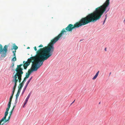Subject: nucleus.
<instances>
[{"label": "nucleus", "instance_id": "nucleus-1", "mask_svg": "<svg viewBox=\"0 0 125 125\" xmlns=\"http://www.w3.org/2000/svg\"><path fill=\"white\" fill-rule=\"evenodd\" d=\"M65 29H62L61 33L57 36L51 40L50 42L48 44L47 46H45L43 48L40 49L37 51V55L33 57H31L29 58L27 62L25 63V61L23 62L24 68L26 69L27 67L30 64L32 60L34 62V63L36 64L37 67H39V64L41 65V62H43L45 60H47L53 54L54 51V48L53 45L62 36L65 32H67Z\"/></svg>", "mask_w": 125, "mask_h": 125}, {"label": "nucleus", "instance_id": "nucleus-2", "mask_svg": "<svg viewBox=\"0 0 125 125\" xmlns=\"http://www.w3.org/2000/svg\"><path fill=\"white\" fill-rule=\"evenodd\" d=\"M110 0H106L103 4L96 8L93 13L89 14L86 17L82 18L78 22H76L73 25L69 24L65 29L66 31H72L75 28H78L84 25L91 22H94L99 20L106 10L110 4Z\"/></svg>", "mask_w": 125, "mask_h": 125}, {"label": "nucleus", "instance_id": "nucleus-3", "mask_svg": "<svg viewBox=\"0 0 125 125\" xmlns=\"http://www.w3.org/2000/svg\"><path fill=\"white\" fill-rule=\"evenodd\" d=\"M23 65L22 64H20V65H18L17 67L15 69V71L17 73L13 76V79L12 80V82L14 83V87L13 88V91H12V94L10 96V98L9 101L8 105V107L7 108L6 111L5 112V117L8 114V112L10 107L11 102L12 99L14 95L15 89L17 86V83L18 82V80L19 83L21 82V80L22 75L23 73V68L21 67Z\"/></svg>", "mask_w": 125, "mask_h": 125}, {"label": "nucleus", "instance_id": "nucleus-4", "mask_svg": "<svg viewBox=\"0 0 125 125\" xmlns=\"http://www.w3.org/2000/svg\"><path fill=\"white\" fill-rule=\"evenodd\" d=\"M42 64L43 62H41V65L39 64L38 67H37L36 63H34L32 64L31 69L29 70L28 73H26V76L25 78L27 79L28 78L31 72L33 71H36L39 68Z\"/></svg>", "mask_w": 125, "mask_h": 125}, {"label": "nucleus", "instance_id": "nucleus-5", "mask_svg": "<svg viewBox=\"0 0 125 125\" xmlns=\"http://www.w3.org/2000/svg\"><path fill=\"white\" fill-rule=\"evenodd\" d=\"M8 46L7 45H5L3 49L2 48V45L0 44V54L1 53H3L2 55V57H5L6 55V53L7 51Z\"/></svg>", "mask_w": 125, "mask_h": 125}, {"label": "nucleus", "instance_id": "nucleus-6", "mask_svg": "<svg viewBox=\"0 0 125 125\" xmlns=\"http://www.w3.org/2000/svg\"><path fill=\"white\" fill-rule=\"evenodd\" d=\"M5 115L4 116V117L2 118L0 120V125H3V124H4V123H2L1 124V123L4 120V123H6L9 121V120L10 119V117H11V116L9 115V116L8 118V119H6V118L7 116L8 115H6L5 117Z\"/></svg>", "mask_w": 125, "mask_h": 125}, {"label": "nucleus", "instance_id": "nucleus-7", "mask_svg": "<svg viewBox=\"0 0 125 125\" xmlns=\"http://www.w3.org/2000/svg\"><path fill=\"white\" fill-rule=\"evenodd\" d=\"M99 71H98V72L96 73L95 75L92 78V79L93 80H94L95 79L97 78L99 74Z\"/></svg>", "mask_w": 125, "mask_h": 125}, {"label": "nucleus", "instance_id": "nucleus-8", "mask_svg": "<svg viewBox=\"0 0 125 125\" xmlns=\"http://www.w3.org/2000/svg\"><path fill=\"white\" fill-rule=\"evenodd\" d=\"M99 71H98V72L96 73L95 75L92 78V79L93 80H94L95 79L97 78L99 74Z\"/></svg>", "mask_w": 125, "mask_h": 125}, {"label": "nucleus", "instance_id": "nucleus-9", "mask_svg": "<svg viewBox=\"0 0 125 125\" xmlns=\"http://www.w3.org/2000/svg\"><path fill=\"white\" fill-rule=\"evenodd\" d=\"M23 85L24 84H22V83H20L18 86V89H21Z\"/></svg>", "mask_w": 125, "mask_h": 125}, {"label": "nucleus", "instance_id": "nucleus-10", "mask_svg": "<svg viewBox=\"0 0 125 125\" xmlns=\"http://www.w3.org/2000/svg\"><path fill=\"white\" fill-rule=\"evenodd\" d=\"M32 76L31 77V78L27 82L26 85H28V84H29V83L30 82L32 78Z\"/></svg>", "mask_w": 125, "mask_h": 125}, {"label": "nucleus", "instance_id": "nucleus-11", "mask_svg": "<svg viewBox=\"0 0 125 125\" xmlns=\"http://www.w3.org/2000/svg\"><path fill=\"white\" fill-rule=\"evenodd\" d=\"M13 48L15 50H16L18 49V47L16 45H15L13 46Z\"/></svg>", "mask_w": 125, "mask_h": 125}, {"label": "nucleus", "instance_id": "nucleus-12", "mask_svg": "<svg viewBox=\"0 0 125 125\" xmlns=\"http://www.w3.org/2000/svg\"><path fill=\"white\" fill-rule=\"evenodd\" d=\"M27 79V78H25L24 77V79L23 81H22V83H22V84H24V82L26 81V79Z\"/></svg>", "mask_w": 125, "mask_h": 125}, {"label": "nucleus", "instance_id": "nucleus-13", "mask_svg": "<svg viewBox=\"0 0 125 125\" xmlns=\"http://www.w3.org/2000/svg\"><path fill=\"white\" fill-rule=\"evenodd\" d=\"M16 57H14L12 59V61H16Z\"/></svg>", "mask_w": 125, "mask_h": 125}, {"label": "nucleus", "instance_id": "nucleus-14", "mask_svg": "<svg viewBox=\"0 0 125 125\" xmlns=\"http://www.w3.org/2000/svg\"><path fill=\"white\" fill-rule=\"evenodd\" d=\"M20 94L17 93L16 94V98H18V97L19 95Z\"/></svg>", "mask_w": 125, "mask_h": 125}, {"label": "nucleus", "instance_id": "nucleus-15", "mask_svg": "<svg viewBox=\"0 0 125 125\" xmlns=\"http://www.w3.org/2000/svg\"><path fill=\"white\" fill-rule=\"evenodd\" d=\"M18 102V98H16L15 101V104H16Z\"/></svg>", "mask_w": 125, "mask_h": 125}, {"label": "nucleus", "instance_id": "nucleus-16", "mask_svg": "<svg viewBox=\"0 0 125 125\" xmlns=\"http://www.w3.org/2000/svg\"><path fill=\"white\" fill-rule=\"evenodd\" d=\"M21 90V89H18L17 93L20 94Z\"/></svg>", "mask_w": 125, "mask_h": 125}, {"label": "nucleus", "instance_id": "nucleus-17", "mask_svg": "<svg viewBox=\"0 0 125 125\" xmlns=\"http://www.w3.org/2000/svg\"><path fill=\"white\" fill-rule=\"evenodd\" d=\"M27 102H26L25 101V102L24 103V105L23 106V107H24L25 105L26 104Z\"/></svg>", "mask_w": 125, "mask_h": 125}, {"label": "nucleus", "instance_id": "nucleus-18", "mask_svg": "<svg viewBox=\"0 0 125 125\" xmlns=\"http://www.w3.org/2000/svg\"><path fill=\"white\" fill-rule=\"evenodd\" d=\"M28 85H26L25 87L23 89V90H24L25 91V90L26 89Z\"/></svg>", "mask_w": 125, "mask_h": 125}, {"label": "nucleus", "instance_id": "nucleus-19", "mask_svg": "<svg viewBox=\"0 0 125 125\" xmlns=\"http://www.w3.org/2000/svg\"><path fill=\"white\" fill-rule=\"evenodd\" d=\"M30 95H31L30 93V94H29V95H28V96H27V98H28V99H29V98H30Z\"/></svg>", "mask_w": 125, "mask_h": 125}, {"label": "nucleus", "instance_id": "nucleus-20", "mask_svg": "<svg viewBox=\"0 0 125 125\" xmlns=\"http://www.w3.org/2000/svg\"><path fill=\"white\" fill-rule=\"evenodd\" d=\"M105 17H106V18H105V20H104V22H103V24H104V22H105V20H106V19L107 17V15H105Z\"/></svg>", "mask_w": 125, "mask_h": 125}, {"label": "nucleus", "instance_id": "nucleus-21", "mask_svg": "<svg viewBox=\"0 0 125 125\" xmlns=\"http://www.w3.org/2000/svg\"><path fill=\"white\" fill-rule=\"evenodd\" d=\"M15 106H13V108L11 110V111H12V112H13V110L14 109V108Z\"/></svg>", "mask_w": 125, "mask_h": 125}, {"label": "nucleus", "instance_id": "nucleus-22", "mask_svg": "<svg viewBox=\"0 0 125 125\" xmlns=\"http://www.w3.org/2000/svg\"><path fill=\"white\" fill-rule=\"evenodd\" d=\"M34 50L35 51H37V48H36V46L34 47Z\"/></svg>", "mask_w": 125, "mask_h": 125}, {"label": "nucleus", "instance_id": "nucleus-23", "mask_svg": "<svg viewBox=\"0 0 125 125\" xmlns=\"http://www.w3.org/2000/svg\"><path fill=\"white\" fill-rule=\"evenodd\" d=\"M12 67H13L14 66V62H12Z\"/></svg>", "mask_w": 125, "mask_h": 125}, {"label": "nucleus", "instance_id": "nucleus-24", "mask_svg": "<svg viewBox=\"0 0 125 125\" xmlns=\"http://www.w3.org/2000/svg\"><path fill=\"white\" fill-rule=\"evenodd\" d=\"M43 47V46L41 44L38 47Z\"/></svg>", "mask_w": 125, "mask_h": 125}, {"label": "nucleus", "instance_id": "nucleus-25", "mask_svg": "<svg viewBox=\"0 0 125 125\" xmlns=\"http://www.w3.org/2000/svg\"><path fill=\"white\" fill-rule=\"evenodd\" d=\"M12 111H10V114L9 115H10V116H11V115L12 114Z\"/></svg>", "mask_w": 125, "mask_h": 125}, {"label": "nucleus", "instance_id": "nucleus-26", "mask_svg": "<svg viewBox=\"0 0 125 125\" xmlns=\"http://www.w3.org/2000/svg\"><path fill=\"white\" fill-rule=\"evenodd\" d=\"M16 52V50H15V51H13V54H15V53Z\"/></svg>", "mask_w": 125, "mask_h": 125}, {"label": "nucleus", "instance_id": "nucleus-27", "mask_svg": "<svg viewBox=\"0 0 125 125\" xmlns=\"http://www.w3.org/2000/svg\"><path fill=\"white\" fill-rule=\"evenodd\" d=\"M28 99L27 98H26V100H25V101L26 102H28Z\"/></svg>", "mask_w": 125, "mask_h": 125}, {"label": "nucleus", "instance_id": "nucleus-28", "mask_svg": "<svg viewBox=\"0 0 125 125\" xmlns=\"http://www.w3.org/2000/svg\"><path fill=\"white\" fill-rule=\"evenodd\" d=\"M75 100L71 104V105H72V104H73L74 103V102L75 101Z\"/></svg>", "mask_w": 125, "mask_h": 125}, {"label": "nucleus", "instance_id": "nucleus-29", "mask_svg": "<svg viewBox=\"0 0 125 125\" xmlns=\"http://www.w3.org/2000/svg\"><path fill=\"white\" fill-rule=\"evenodd\" d=\"M13 56H14V57H16V56L15 54H13Z\"/></svg>", "mask_w": 125, "mask_h": 125}, {"label": "nucleus", "instance_id": "nucleus-30", "mask_svg": "<svg viewBox=\"0 0 125 125\" xmlns=\"http://www.w3.org/2000/svg\"><path fill=\"white\" fill-rule=\"evenodd\" d=\"M25 90H23V92H25Z\"/></svg>", "mask_w": 125, "mask_h": 125}, {"label": "nucleus", "instance_id": "nucleus-31", "mask_svg": "<svg viewBox=\"0 0 125 125\" xmlns=\"http://www.w3.org/2000/svg\"><path fill=\"white\" fill-rule=\"evenodd\" d=\"M111 72L110 73H109V75H110L111 74Z\"/></svg>", "mask_w": 125, "mask_h": 125}, {"label": "nucleus", "instance_id": "nucleus-32", "mask_svg": "<svg viewBox=\"0 0 125 125\" xmlns=\"http://www.w3.org/2000/svg\"><path fill=\"white\" fill-rule=\"evenodd\" d=\"M30 48L29 47H28L27 48V49H29Z\"/></svg>", "mask_w": 125, "mask_h": 125}, {"label": "nucleus", "instance_id": "nucleus-33", "mask_svg": "<svg viewBox=\"0 0 125 125\" xmlns=\"http://www.w3.org/2000/svg\"><path fill=\"white\" fill-rule=\"evenodd\" d=\"M108 10L106 12V13L108 10Z\"/></svg>", "mask_w": 125, "mask_h": 125}, {"label": "nucleus", "instance_id": "nucleus-34", "mask_svg": "<svg viewBox=\"0 0 125 125\" xmlns=\"http://www.w3.org/2000/svg\"><path fill=\"white\" fill-rule=\"evenodd\" d=\"M105 51H106V48H105Z\"/></svg>", "mask_w": 125, "mask_h": 125}, {"label": "nucleus", "instance_id": "nucleus-35", "mask_svg": "<svg viewBox=\"0 0 125 125\" xmlns=\"http://www.w3.org/2000/svg\"><path fill=\"white\" fill-rule=\"evenodd\" d=\"M24 92H22V94H23V93H24Z\"/></svg>", "mask_w": 125, "mask_h": 125}, {"label": "nucleus", "instance_id": "nucleus-36", "mask_svg": "<svg viewBox=\"0 0 125 125\" xmlns=\"http://www.w3.org/2000/svg\"><path fill=\"white\" fill-rule=\"evenodd\" d=\"M124 21H125V19L124 20Z\"/></svg>", "mask_w": 125, "mask_h": 125}]
</instances>
